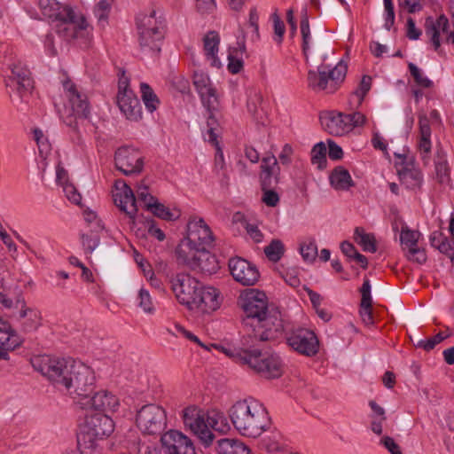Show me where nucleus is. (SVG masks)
<instances>
[{
  "mask_svg": "<svg viewBox=\"0 0 454 454\" xmlns=\"http://www.w3.org/2000/svg\"><path fill=\"white\" fill-rule=\"evenodd\" d=\"M67 12L64 17L56 21L57 34L67 41L86 38L89 31L85 19L82 16L77 17L73 10H67Z\"/></svg>",
  "mask_w": 454,
  "mask_h": 454,
  "instance_id": "11",
  "label": "nucleus"
},
{
  "mask_svg": "<svg viewBox=\"0 0 454 454\" xmlns=\"http://www.w3.org/2000/svg\"><path fill=\"white\" fill-rule=\"evenodd\" d=\"M31 363L35 370L46 377L55 387L67 391L75 403L93 393L94 373L80 362L43 355L34 357Z\"/></svg>",
  "mask_w": 454,
  "mask_h": 454,
  "instance_id": "1",
  "label": "nucleus"
},
{
  "mask_svg": "<svg viewBox=\"0 0 454 454\" xmlns=\"http://www.w3.org/2000/svg\"><path fill=\"white\" fill-rule=\"evenodd\" d=\"M209 248L195 249L187 255H176L177 262L187 266L193 271L212 275L218 270L219 264L215 255L209 252Z\"/></svg>",
  "mask_w": 454,
  "mask_h": 454,
  "instance_id": "9",
  "label": "nucleus"
},
{
  "mask_svg": "<svg viewBox=\"0 0 454 454\" xmlns=\"http://www.w3.org/2000/svg\"><path fill=\"white\" fill-rule=\"evenodd\" d=\"M229 417L235 429L247 437H258L270 426L266 408L254 399L236 402L229 410Z\"/></svg>",
  "mask_w": 454,
  "mask_h": 454,
  "instance_id": "4",
  "label": "nucleus"
},
{
  "mask_svg": "<svg viewBox=\"0 0 454 454\" xmlns=\"http://www.w3.org/2000/svg\"><path fill=\"white\" fill-rule=\"evenodd\" d=\"M408 67L411 76L419 86L422 88H430L433 85V82L424 76L421 70L415 64L409 63Z\"/></svg>",
  "mask_w": 454,
  "mask_h": 454,
  "instance_id": "47",
  "label": "nucleus"
},
{
  "mask_svg": "<svg viewBox=\"0 0 454 454\" xmlns=\"http://www.w3.org/2000/svg\"><path fill=\"white\" fill-rule=\"evenodd\" d=\"M139 307L146 313L153 311V305L148 291L141 289L138 294Z\"/></svg>",
  "mask_w": 454,
  "mask_h": 454,
  "instance_id": "53",
  "label": "nucleus"
},
{
  "mask_svg": "<svg viewBox=\"0 0 454 454\" xmlns=\"http://www.w3.org/2000/svg\"><path fill=\"white\" fill-rule=\"evenodd\" d=\"M193 85L207 111L211 112L217 110L219 106L218 97L208 74L203 72H194Z\"/></svg>",
  "mask_w": 454,
  "mask_h": 454,
  "instance_id": "18",
  "label": "nucleus"
},
{
  "mask_svg": "<svg viewBox=\"0 0 454 454\" xmlns=\"http://www.w3.org/2000/svg\"><path fill=\"white\" fill-rule=\"evenodd\" d=\"M115 167L125 176L138 175L144 168V157L129 146L120 147L114 154Z\"/></svg>",
  "mask_w": 454,
  "mask_h": 454,
  "instance_id": "14",
  "label": "nucleus"
},
{
  "mask_svg": "<svg viewBox=\"0 0 454 454\" xmlns=\"http://www.w3.org/2000/svg\"><path fill=\"white\" fill-rule=\"evenodd\" d=\"M354 240L362 247L364 252L375 253L377 251L374 235L372 233H366L362 227L355 229Z\"/></svg>",
  "mask_w": 454,
  "mask_h": 454,
  "instance_id": "38",
  "label": "nucleus"
},
{
  "mask_svg": "<svg viewBox=\"0 0 454 454\" xmlns=\"http://www.w3.org/2000/svg\"><path fill=\"white\" fill-rule=\"evenodd\" d=\"M372 86V78L369 75H364L359 83V87L354 92V96L357 98V104L361 105L365 95L370 90Z\"/></svg>",
  "mask_w": 454,
  "mask_h": 454,
  "instance_id": "48",
  "label": "nucleus"
},
{
  "mask_svg": "<svg viewBox=\"0 0 454 454\" xmlns=\"http://www.w3.org/2000/svg\"><path fill=\"white\" fill-rule=\"evenodd\" d=\"M8 67L12 74L5 81L6 86L15 92L17 99L22 102L33 88L29 71L22 67L20 63H10Z\"/></svg>",
  "mask_w": 454,
  "mask_h": 454,
  "instance_id": "16",
  "label": "nucleus"
},
{
  "mask_svg": "<svg viewBox=\"0 0 454 454\" xmlns=\"http://www.w3.org/2000/svg\"><path fill=\"white\" fill-rule=\"evenodd\" d=\"M301 33L302 37V51L305 56H307V52L309 50V43L311 40V33L309 28V18L307 15V11H303V14L301 19L300 23Z\"/></svg>",
  "mask_w": 454,
  "mask_h": 454,
  "instance_id": "42",
  "label": "nucleus"
},
{
  "mask_svg": "<svg viewBox=\"0 0 454 454\" xmlns=\"http://www.w3.org/2000/svg\"><path fill=\"white\" fill-rule=\"evenodd\" d=\"M136 424L144 434H160L167 426L166 411L159 405L145 404L137 411Z\"/></svg>",
  "mask_w": 454,
  "mask_h": 454,
  "instance_id": "8",
  "label": "nucleus"
},
{
  "mask_svg": "<svg viewBox=\"0 0 454 454\" xmlns=\"http://www.w3.org/2000/svg\"><path fill=\"white\" fill-rule=\"evenodd\" d=\"M438 250L445 254L450 259L452 264H454V239L451 241L448 239L446 237L443 241H442V245H439Z\"/></svg>",
  "mask_w": 454,
  "mask_h": 454,
  "instance_id": "61",
  "label": "nucleus"
},
{
  "mask_svg": "<svg viewBox=\"0 0 454 454\" xmlns=\"http://www.w3.org/2000/svg\"><path fill=\"white\" fill-rule=\"evenodd\" d=\"M213 112L214 111L208 112L209 115H208V118L207 121V125L208 128V129H207L208 141L211 144L217 145H218L217 137H216V134L215 133V125L217 124V121H216Z\"/></svg>",
  "mask_w": 454,
  "mask_h": 454,
  "instance_id": "56",
  "label": "nucleus"
},
{
  "mask_svg": "<svg viewBox=\"0 0 454 454\" xmlns=\"http://www.w3.org/2000/svg\"><path fill=\"white\" fill-rule=\"evenodd\" d=\"M150 207H153L150 212L153 213V215L165 221H175L180 215L179 213L175 214V212L171 211L168 207L160 202L156 205H150Z\"/></svg>",
  "mask_w": 454,
  "mask_h": 454,
  "instance_id": "44",
  "label": "nucleus"
},
{
  "mask_svg": "<svg viewBox=\"0 0 454 454\" xmlns=\"http://www.w3.org/2000/svg\"><path fill=\"white\" fill-rule=\"evenodd\" d=\"M82 427L101 439L109 436L114 429L113 419L102 412H88L85 415V422Z\"/></svg>",
  "mask_w": 454,
  "mask_h": 454,
  "instance_id": "23",
  "label": "nucleus"
},
{
  "mask_svg": "<svg viewBox=\"0 0 454 454\" xmlns=\"http://www.w3.org/2000/svg\"><path fill=\"white\" fill-rule=\"evenodd\" d=\"M301 254L304 261L312 262L317 256V246L314 241L301 246Z\"/></svg>",
  "mask_w": 454,
  "mask_h": 454,
  "instance_id": "49",
  "label": "nucleus"
},
{
  "mask_svg": "<svg viewBox=\"0 0 454 454\" xmlns=\"http://www.w3.org/2000/svg\"><path fill=\"white\" fill-rule=\"evenodd\" d=\"M113 0H100L95 7L94 13L99 21L106 20Z\"/></svg>",
  "mask_w": 454,
  "mask_h": 454,
  "instance_id": "52",
  "label": "nucleus"
},
{
  "mask_svg": "<svg viewBox=\"0 0 454 454\" xmlns=\"http://www.w3.org/2000/svg\"><path fill=\"white\" fill-rule=\"evenodd\" d=\"M81 239L86 254H91L99 244V238L97 235L82 234Z\"/></svg>",
  "mask_w": 454,
  "mask_h": 454,
  "instance_id": "55",
  "label": "nucleus"
},
{
  "mask_svg": "<svg viewBox=\"0 0 454 454\" xmlns=\"http://www.w3.org/2000/svg\"><path fill=\"white\" fill-rule=\"evenodd\" d=\"M328 143V155L331 160H338L342 159L343 151L340 145H338L335 142L329 139Z\"/></svg>",
  "mask_w": 454,
  "mask_h": 454,
  "instance_id": "62",
  "label": "nucleus"
},
{
  "mask_svg": "<svg viewBox=\"0 0 454 454\" xmlns=\"http://www.w3.org/2000/svg\"><path fill=\"white\" fill-rule=\"evenodd\" d=\"M189 428L194 434L198 436L200 442L206 448L211 446L216 438L215 434L209 428H207V413H205L203 411L199 415V419H195V421L192 423V426L189 427Z\"/></svg>",
  "mask_w": 454,
  "mask_h": 454,
  "instance_id": "29",
  "label": "nucleus"
},
{
  "mask_svg": "<svg viewBox=\"0 0 454 454\" xmlns=\"http://www.w3.org/2000/svg\"><path fill=\"white\" fill-rule=\"evenodd\" d=\"M220 43V37L217 32L209 31L204 37V50L207 59L211 61V66L220 67L221 62L216 54Z\"/></svg>",
  "mask_w": 454,
  "mask_h": 454,
  "instance_id": "35",
  "label": "nucleus"
},
{
  "mask_svg": "<svg viewBox=\"0 0 454 454\" xmlns=\"http://www.w3.org/2000/svg\"><path fill=\"white\" fill-rule=\"evenodd\" d=\"M263 196L262 198V200L268 206V207H276L279 202V196L277 192L274 191V189H265L262 190Z\"/></svg>",
  "mask_w": 454,
  "mask_h": 454,
  "instance_id": "58",
  "label": "nucleus"
},
{
  "mask_svg": "<svg viewBox=\"0 0 454 454\" xmlns=\"http://www.w3.org/2000/svg\"><path fill=\"white\" fill-rule=\"evenodd\" d=\"M140 92L146 109L150 113L154 112L160 105V100L153 89L147 83L142 82L140 84Z\"/></svg>",
  "mask_w": 454,
  "mask_h": 454,
  "instance_id": "40",
  "label": "nucleus"
},
{
  "mask_svg": "<svg viewBox=\"0 0 454 454\" xmlns=\"http://www.w3.org/2000/svg\"><path fill=\"white\" fill-rule=\"evenodd\" d=\"M344 117H346L345 114L332 112L321 116L320 121L322 126L329 134L342 136L352 129Z\"/></svg>",
  "mask_w": 454,
  "mask_h": 454,
  "instance_id": "26",
  "label": "nucleus"
},
{
  "mask_svg": "<svg viewBox=\"0 0 454 454\" xmlns=\"http://www.w3.org/2000/svg\"><path fill=\"white\" fill-rule=\"evenodd\" d=\"M261 169L262 190L275 189L278 183L280 170L276 157L274 155L263 157Z\"/></svg>",
  "mask_w": 454,
  "mask_h": 454,
  "instance_id": "25",
  "label": "nucleus"
},
{
  "mask_svg": "<svg viewBox=\"0 0 454 454\" xmlns=\"http://www.w3.org/2000/svg\"><path fill=\"white\" fill-rule=\"evenodd\" d=\"M164 454H196L192 441L177 430H168L160 437Z\"/></svg>",
  "mask_w": 454,
  "mask_h": 454,
  "instance_id": "17",
  "label": "nucleus"
},
{
  "mask_svg": "<svg viewBox=\"0 0 454 454\" xmlns=\"http://www.w3.org/2000/svg\"><path fill=\"white\" fill-rule=\"evenodd\" d=\"M63 87L67 93L70 106V113L67 114L64 121L77 133L78 140H81L80 125H83L88 121L90 114V103L85 93L79 91L70 80L63 82Z\"/></svg>",
  "mask_w": 454,
  "mask_h": 454,
  "instance_id": "5",
  "label": "nucleus"
},
{
  "mask_svg": "<svg viewBox=\"0 0 454 454\" xmlns=\"http://www.w3.org/2000/svg\"><path fill=\"white\" fill-rule=\"evenodd\" d=\"M346 121L348 122L351 129L362 126L365 122V116L360 112H354L352 114H345Z\"/></svg>",
  "mask_w": 454,
  "mask_h": 454,
  "instance_id": "59",
  "label": "nucleus"
},
{
  "mask_svg": "<svg viewBox=\"0 0 454 454\" xmlns=\"http://www.w3.org/2000/svg\"><path fill=\"white\" fill-rule=\"evenodd\" d=\"M217 454H251L249 448L234 438H220L215 441Z\"/></svg>",
  "mask_w": 454,
  "mask_h": 454,
  "instance_id": "31",
  "label": "nucleus"
},
{
  "mask_svg": "<svg viewBox=\"0 0 454 454\" xmlns=\"http://www.w3.org/2000/svg\"><path fill=\"white\" fill-rule=\"evenodd\" d=\"M137 27L139 35V43L145 45L146 43L147 36L150 34L154 35L155 40H162L163 33L160 29L159 23L155 18V11H153L149 15L139 14L137 17Z\"/></svg>",
  "mask_w": 454,
  "mask_h": 454,
  "instance_id": "24",
  "label": "nucleus"
},
{
  "mask_svg": "<svg viewBox=\"0 0 454 454\" xmlns=\"http://www.w3.org/2000/svg\"><path fill=\"white\" fill-rule=\"evenodd\" d=\"M419 232L411 231L408 227L402 228L400 240L403 250L410 261L424 263L427 261V254L424 249L418 247Z\"/></svg>",
  "mask_w": 454,
  "mask_h": 454,
  "instance_id": "21",
  "label": "nucleus"
},
{
  "mask_svg": "<svg viewBox=\"0 0 454 454\" xmlns=\"http://www.w3.org/2000/svg\"><path fill=\"white\" fill-rule=\"evenodd\" d=\"M451 335V333H448L446 335H443L442 333H438L434 337L428 339V340H419L415 344L417 348H423L427 351H429L433 349L437 344L442 342L446 338L450 337Z\"/></svg>",
  "mask_w": 454,
  "mask_h": 454,
  "instance_id": "46",
  "label": "nucleus"
},
{
  "mask_svg": "<svg viewBox=\"0 0 454 454\" xmlns=\"http://www.w3.org/2000/svg\"><path fill=\"white\" fill-rule=\"evenodd\" d=\"M419 149L422 154V160L425 164L428 161V154L431 152V128L429 119L426 114H420L419 117Z\"/></svg>",
  "mask_w": 454,
  "mask_h": 454,
  "instance_id": "28",
  "label": "nucleus"
},
{
  "mask_svg": "<svg viewBox=\"0 0 454 454\" xmlns=\"http://www.w3.org/2000/svg\"><path fill=\"white\" fill-rule=\"evenodd\" d=\"M63 191L65 192V195L67 199L75 204L80 205L82 200V195L76 189V187L72 183H65L64 185H62Z\"/></svg>",
  "mask_w": 454,
  "mask_h": 454,
  "instance_id": "50",
  "label": "nucleus"
},
{
  "mask_svg": "<svg viewBox=\"0 0 454 454\" xmlns=\"http://www.w3.org/2000/svg\"><path fill=\"white\" fill-rule=\"evenodd\" d=\"M380 443L391 453V454H402L400 447L390 436H384L380 440Z\"/></svg>",
  "mask_w": 454,
  "mask_h": 454,
  "instance_id": "63",
  "label": "nucleus"
},
{
  "mask_svg": "<svg viewBox=\"0 0 454 454\" xmlns=\"http://www.w3.org/2000/svg\"><path fill=\"white\" fill-rule=\"evenodd\" d=\"M330 183L336 190L347 191L355 185L349 172L341 166L336 167L331 176Z\"/></svg>",
  "mask_w": 454,
  "mask_h": 454,
  "instance_id": "36",
  "label": "nucleus"
},
{
  "mask_svg": "<svg viewBox=\"0 0 454 454\" xmlns=\"http://www.w3.org/2000/svg\"><path fill=\"white\" fill-rule=\"evenodd\" d=\"M228 60V70L231 74H239L243 68V60L241 59L236 58L233 55L229 54Z\"/></svg>",
  "mask_w": 454,
  "mask_h": 454,
  "instance_id": "64",
  "label": "nucleus"
},
{
  "mask_svg": "<svg viewBox=\"0 0 454 454\" xmlns=\"http://www.w3.org/2000/svg\"><path fill=\"white\" fill-rule=\"evenodd\" d=\"M285 253V246L280 239H274L264 247L266 257L273 262H278Z\"/></svg>",
  "mask_w": 454,
  "mask_h": 454,
  "instance_id": "41",
  "label": "nucleus"
},
{
  "mask_svg": "<svg viewBox=\"0 0 454 454\" xmlns=\"http://www.w3.org/2000/svg\"><path fill=\"white\" fill-rule=\"evenodd\" d=\"M171 289L178 301L192 309L201 284L189 274L178 273L170 279Z\"/></svg>",
  "mask_w": 454,
  "mask_h": 454,
  "instance_id": "10",
  "label": "nucleus"
},
{
  "mask_svg": "<svg viewBox=\"0 0 454 454\" xmlns=\"http://www.w3.org/2000/svg\"><path fill=\"white\" fill-rule=\"evenodd\" d=\"M229 269L233 278L243 286H254L259 280L260 273L257 267L243 258L230 259Z\"/></svg>",
  "mask_w": 454,
  "mask_h": 454,
  "instance_id": "19",
  "label": "nucleus"
},
{
  "mask_svg": "<svg viewBox=\"0 0 454 454\" xmlns=\"http://www.w3.org/2000/svg\"><path fill=\"white\" fill-rule=\"evenodd\" d=\"M222 300L219 290L214 286H205L201 284L191 310L200 309L202 313L215 311L219 309Z\"/></svg>",
  "mask_w": 454,
  "mask_h": 454,
  "instance_id": "22",
  "label": "nucleus"
},
{
  "mask_svg": "<svg viewBox=\"0 0 454 454\" xmlns=\"http://www.w3.org/2000/svg\"><path fill=\"white\" fill-rule=\"evenodd\" d=\"M202 411L196 406H189L183 411V420L185 427L192 426L195 419H199V415Z\"/></svg>",
  "mask_w": 454,
  "mask_h": 454,
  "instance_id": "51",
  "label": "nucleus"
},
{
  "mask_svg": "<svg viewBox=\"0 0 454 454\" xmlns=\"http://www.w3.org/2000/svg\"><path fill=\"white\" fill-rule=\"evenodd\" d=\"M39 7L43 15L52 21H58L65 16L67 10H73L67 4H62L57 0H40Z\"/></svg>",
  "mask_w": 454,
  "mask_h": 454,
  "instance_id": "32",
  "label": "nucleus"
},
{
  "mask_svg": "<svg viewBox=\"0 0 454 454\" xmlns=\"http://www.w3.org/2000/svg\"><path fill=\"white\" fill-rule=\"evenodd\" d=\"M20 305V309L17 319L24 320L21 324L22 331L25 333L35 331L41 325L40 313L34 309L26 307L25 301L19 297L16 301V307Z\"/></svg>",
  "mask_w": 454,
  "mask_h": 454,
  "instance_id": "27",
  "label": "nucleus"
},
{
  "mask_svg": "<svg viewBox=\"0 0 454 454\" xmlns=\"http://www.w3.org/2000/svg\"><path fill=\"white\" fill-rule=\"evenodd\" d=\"M371 283L368 278H364V283L360 288L361 293V302L366 307L370 306V303H372V299L371 295Z\"/></svg>",
  "mask_w": 454,
  "mask_h": 454,
  "instance_id": "57",
  "label": "nucleus"
},
{
  "mask_svg": "<svg viewBox=\"0 0 454 454\" xmlns=\"http://www.w3.org/2000/svg\"><path fill=\"white\" fill-rule=\"evenodd\" d=\"M434 163L438 182L442 184H448L450 181V168L442 151L437 152Z\"/></svg>",
  "mask_w": 454,
  "mask_h": 454,
  "instance_id": "39",
  "label": "nucleus"
},
{
  "mask_svg": "<svg viewBox=\"0 0 454 454\" xmlns=\"http://www.w3.org/2000/svg\"><path fill=\"white\" fill-rule=\"evenodd\" d=\"M449 20L444 15H441L435 22L428 21L426 22V33L431 36V42L437 51L441 45L440 43V31L442 33H448Z\"/></svg>",
  "mask_w": 454,
  "mask_h": 454,
  "instance_id": "34",
  "label": "nucleus"
},
{
  "mask_svg": "<svg viewBox=\"0 0 454 454\" xmlns=\"http://www.w3.org/2000/svg\"><path fill=\"white\" fill-rule=\"evenodd\" d=\"M287 344L297 352L311 356L318 351V340L314 332L306 328L293 329L287 338Z\"/></svg>",
  "mask_w": 454,
  "mask_h": 454,
  "instance_id": "13",
  "label": "nucleus"
},
{
  "mask_svg": "<svg viewBox=\"0 0 454 454\" xmlns=\"http://www.w3.org/2000/svg\"><path fill=\"white\" fill-rule=\"evenodd\" d=\"M311 161L323 168L326 164V146L323 142L316 144L311 150Z\"/></svg>",
  "mask_w": 454,
  "mask_h": 454,
  "instance_id": "43",
  "label": "nucleus"
},
{
  "mask_svg": "<svg viewBox=\"0 0 454 454\" xmlns=\"http://www.w3.org/2000/svg\"><path fill=\"white\" fill-rule=\"evenodd\" d=\"M15 337L16 335L14 331L12 330L10 324L0 318V344L20 343Z\"/></svg>",
  "mask_w": 454,
  "mask_h": 454,
  "instance_id": "45",
  "label": "nucleus"
},
{
  "mask_svg": "<svg viewBox=\"0 0 454 454\" xmlns=\"http://www.w3.org/2000/svg\"><path fill=\"white\" fill-rule=\"evenodd\" d=\"M273 24H274V33L277 35V43H281L283 41V36L286 31V27L284 22L280 20L277 13L272 15Z\"/></svg>",
  "mask_w": 454,
  "mask_h": 454,
  "instance_id": "60",
  "label": "nucleus"
},
{
  "mask_svg": "<svg viewBox=\"0 0 454 454\" xmlns=\"http://www.w3.org/2000/svg\"><path fill=\"white\" fill-rule=\"evenodd\" d=\"M100 437L87 430L83 427H81L77 434V448L82 454H94L98 447Z\"/></svg>",
  "mask_w": 454,
  "mask_h": 454,
  "instance_id": "33",
  "label": "nucleus"
},
{
  "mask_svg": "<svg viewBox=\"0 0 454 454\" xmlns=\"http://www.w3.org/2000/svg\"><path fill=\"white\" fill-rule=\"evenodd\" d=\"M207 428L210 427L220 434H226L231 428L223 413L215 410L207 412Z\"/></svg>",
  "mask_w": 454,
  "mask_h": 454,
  "instance_id": "37",
  "label": "nucleus"
},
{
  "mask_svg": "<svg viewBox=\"0 0 454 454\" xmlns=\"http://www.w3.org/2000/svg\"><path fill=\"white\" fill-rule=\"evenodd\" d=\"M160 42L161 40H155L154 35L150 34L147 36L146 43L145 45L140 44V47L143 51H147L152 55H158L160 51Z\"/></svg>",
  "mask_w": 454,
  "mask_h": 454,
  "instance_id": "54",
  "label": "nucleus"
},
{
  "mask_svg": "<svg viewBox=\"0 0 454 454\" xmlns=\"http://www.w3.org/2000/svg\"><path fill=\"white\" fill-rule=\"evenodd\" d=\"M115 188L116 192L113 194L115 206L134 221L137 215V207L132 189L124 180H117L115 182Z\"/></svg>",
  "mask_w": 454,
  "mask_h": 454,
  "instance_id": "20",
  "label": "nucleus"
},
{
  "mask_svg": "<svg viewBox=\"0 0 454 454\" xmlns=\"http://www.w3.org/2000/svg\"><path fill=\"white\" fill-rule=\"evenodd\" d=\"M127 80L119 81V93L117 105L126 118L132 121H138L142 119V106L139 99L132 90H128Z\"/></svg>",
  "mask_w": 454,
  "mask_h": 454,
  "instance_id": "15",
  "label": "nucleus"
},
{
  "mask_svg": "<svg viewBox=\"0 0 454 454\" xmlns=\"http://www.w3.org/2000/svg\"><path fill=\"white\" fill-rule=\"evenodd\" d=\"M76 404L88 412H102L114 411L119 406L118 398L108 391H99L89 394L87 397L76 401Z\"/></svg>",
  "mask_w": 454,
  "mask_h": 454,
  "instance_id": "12",
  "label": "nucleus"
},
{
  "mask_svg": "<svg viewBox=\"0 0 454 454\" xmlns=\"http://www.w3.org/2000/svg\"><path fill=\"white\" fill-rule=\"evenodd\" d=\"M265 341L254 337H243V348L236 353L217 344H211V347L234 357L238 362L247 364L266 379L278 378L283 372L281 359L276 353L262 352V344Z\"/></svg>",
  "mask_w": 454,
  "mask_h": 454,
  "instance_id": "3",
  "label": "nucleus"
},
{
  "mask_svg": "<svg viewBox=\"0 0 454 454\" xmlns=\"http://www.w3.org/2000/svg\"><path fill=\"white\" fill-rule=\"evenodd\" d=\"M401 183L411 190L419 189L423 182V176L419 169L411 164H405L397 170Z\"/></svg>",
  "mask_w": 454,
  "mask_h": 454,
  "instance_id": "30",
  "label": "nucleus"
},
{
  "mask_svg": "<svg viewBox=\"0 0 454 454\" xmlns=\"http://www.w3.org/2000/svg\"><path fill=\"white\" fill-rule=\"evenodd\" d=\"M347 74V66L341 62L333 68L321 65L317 70H309L308 73V85L316 92L325 91L327 94L334 93L342 83Z\"/></svg>",
  "mask_w": 454,
  "mask_h": 454,
  "instance_id": "7",
  "label": "nucleus"
},
{
  "mask_svg": "<svg viewBox=\"0 0 454 454\" xmlns=\"http://www.w3.org/2000/svg\"><path fill=\"white\" fill-rule=\"evenodd\" d=\"M239 304L245 314L243 325L251 330L244 337H254L259 340H274L284 331L280 311L269 305L266 294L258 289H248L239 298Z\"/></svg>",
  "mask_w": 454,
  "mask_h": 454,
  "instance_id": "2",
  "label": "nucleus"
},
{
  "mask_svg": "<svg viewBox=\"0 0 454 454\" xmlns=\"http://www.w3.org/2000/svg\"><path fill=\"white\" fill-rule=\"evenodd\" d=\"M213 233L202 218H192L187 224V236L183 239L176 248V255L191 254L195 249L211 247Z\"/></svg>",
  "mask_w": 454,
  "mask_h": 454,
  "instance_id": "6",
  "label": "nucleus"
}]
</instances>
